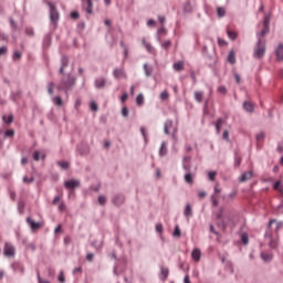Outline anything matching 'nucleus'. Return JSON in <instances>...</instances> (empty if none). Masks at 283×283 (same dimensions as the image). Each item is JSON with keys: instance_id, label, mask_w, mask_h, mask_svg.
<instances>
[{"instance_id": "1", "label": "nucleus", "mask_w": 283, "mask_h": 283, "mask_svg": "<svg viewBox=\"0 0 283 283\" xmlns=\"http://www.w3.org/2000/svg\"><path fill=\"white\" fill-rule=\"evenodd\" d=\"M273 223H275V219H271L269 221L268 230L265 231V239H268L270 248H277L279 245L277 232L282 228L283 223H276V229L274 232L272 230Z\"/></svg>"}, {"instance_id": "2", "label": "nucleus", "mask_w": 283, "mask_h": 283, "mask_svg": "<svg viewBox=\"0 0 283 283\" xmlns=\"http://www.w3.org/2000/svg\"><path fill=\"white\" fill-rule=\"evenodd\" d=\"M258 38L259 41L256 42V46H254V56H256L258 60H262V56H264L266 52V42L265 40H262L260 33Z\"/></svg>"}, {"instance_id": "3", "label": "nucleus", "mask_w": 283, "mask_h": 283, "mask_svg": "<svg viewBox=\"0 0 283 283\" xmlns=\"http://www.w3.org/2000/svg\"><path fill=\"white\" fill-rule=\"evenodd\" d=\"M76 80L75 77H72V75H69L66 80H62V82L57 86V91H64L65 93H69L75 86Z\"/></svg>"}, {"instance_id": "4", "label": "nucleus", "mask_w": 283, "mask_h": 283, "mask_svg": "<svg viewBox=\"0 0 283 283\" xmlns=\"http://www.w3.org/2000/svg\"><path fill=\"white\" fill-rule=\"evenodd\" d=\"M48 6L50 8V19L53 21V23H56L60 19V13L55 7V4L52 3V1H48Z\"/></svg>"}, {"instance_id": "5", "label": "nucleus", "mask_w": 283, "mask_h": 283, "mask_svg": "<svg viewBox=\"0 0 283 283\" xmlns=\"http://www.w3.org/2000/svg\"><path fill=\"white\" fill-rule=\"evenodd\" d=\"M4 256H15V248L12 243L6 242L3 245Z\"/></svg>"}, {"instance_id": "6", "label": "nucleus", "mask_w": 283, "mask_h": 283, "mask_svg": "<svg viewBox=\"0 0 283 283\" xmlns=\"http://www.w3.org/2000/svg\"><path fill=\"white\" fill-rule=\"evenodd\" d=\"M80 181L77 179H71L70 181H65L64 186L67 190H72L74 188H78Z\"/></svg>"}, {"instance_id": "7", "label": "nucleus", "mask_w": 283, "mask_h": 283, "mask_svg": "<svg viewBox=\"0 0 283 283\" xmlns=\"http://www.w3.org/2000/svg\"><path fill=\"white\" fill-rule=\"evenodd\" d=\"M142 43L150 54H157L155 46L150 42H147L146 38H143Z\"/></svg>"}, {"instance_id": "8", "label": "nucleus", "mask_w": 283, "mask_h": 283, "mask_svg": "<svg viewBox=\"0 0 283 283\" xmlns=\"http://www.w3.org/2000/svg\"><path fill=\"white\" fill-rule=\"evenodd\" d=\"M269 30H270V20H269V18H265L263 20V29L260 33V36H265V34H266V32H269Z\"/></svg>"}, {"instance_id": "9", "label": "nucleus", "mask_w": 283, "mask_h": 283, "mask_svg": "<svg viewBox=\"0 0 283 283\" xmlns=\"http://www.w3.org/2000/svg\"><path fill=\"white\" fill-rule=\"evenodd\" d=\"M184 170H186V174L191 170V157H184V164H182Z\"/></svg>"}, {"instance_id": "10", "label": "nucleus", "mask_w": 283, "mask_h": 283, "mask_svg": "<svg viewBox=\"0 0 283 283\" xmlns=\"http://www.w3.org/2000/svg\"><path fill=\"white\" fill-rule=\"evenodd\" d=\"M274 190H279L282 196H283V187H282V184L281 181H276L273 186ZM283 210V201L281 202V205L279 206V211Z\"/></svg>"}, {"instance_id": "11", "label": "nucleus", "mask_w": 283, "mask_h": 283, "mask_svg": "<svg viewBox=\"0 0 283 283\" xmlns=\"http://www.w3.org/2000/svg\"><path fill=\"white\" fill-rule=\"evenodd\" d=\"M113 203H115V206H122L123 203H125L124 195H116L113 199Z\"/></svg>"}, {"instance_id": "12", "label": "nucleus", "mask_w": 283, "mask_h": 283, "mask_svg": "<svg viewBox=\"0 0 283 283\" xmlns=\"http://www.w3.org/2000/svg\"><path fill=\"white\" fill-rule=\"evenodd\" d=\"M191 256L193 261L199 262L202 256L201 250H199V248H196L195 250H192Z\"/></svg>"}, {"instance_id": "13", "label": "nucleus", "mask_w": 283, "mask_h": 283, "mask_svg": "<svg viewBox=\"0 0 283 283\" xmlns=\"http://www.w3.org/2000/svg\"><path fill=\"white\" fill-rule=\"evenodd\" d=\"M193 179H195V175L193 172H191V170H189L188 174L185 175L186 184H189L190 186H192Z\"/></svg>"}, {"instance_id": "14", "label": "nucleus", "mask_w": 283, "mask_h": 283, "mask_svg": "<svg viewBox=\"0 0 283 283\" xmlns=\"http://www.w3.org/2000/svg\"><path fill=\"white\" fill-rule=\"evenodd\" d=\"M253 178V170H249L248 172H243L241 176V181H249Z\"/></svg>"}, {"instance_id": "15", "label": "nucleus", "mask_w": 283, "mask_h": 283, "mask_svg": "<svg viewBox=\"0 0 283 283\" xmlns=\"http://www.w3.org/2000/svg\"><path fill=\"white\" fill-rule=\"evenodd\" d=\"M67 66H69V57H62V65L60 69L61 75L64 74V70L67 69Z\"/></svg>"}, {"instance_id": "16", "label": "nucleus", "mask_w": 283, "mask_h": 283, "mask_svg": "<svg viewBox=\"0 0 283 283\" xmlns=\"http://www.w3.org/2000/svg\"><path fill=\"white\" fill-rule=\"evenodd\" d=\"M193 212H192V208L190 206V203H187L186 208H185V217L187 219H190V217H192Z\"/></svg>"}, {"instance_id": "17", "label": "nucleus", "mask_w": 283, "mask_h": 283, "mask_svg": "<svg viewBox=\"0 0 283 283\" xmlns=\"http://www.w3.org/2000/svg\"><path fill=\"white\" fill-rule=\"evenodd\" d=\"M27 221H28V223H30L32 230H39L42 227L41 223H36L35 221H33L30 218L27 219Z\"/></svg>"}, {"instance_id": "18", "label": "nucleus", "mask_w": 283, "mask_h": 283, "mask_svg": "<svg viewBox=\"0 0 283 283\" xmlns=\"http://www.w3.org/2000/svg\"><path fill=\"white\" fill-rule=\"evenodd\" d=\"M243 108H244L245 111H248V113H253V111H254V104H252L251 102H245V103L243 104Z\"/></svg>"}, {"instance_id": "19", "label": "nucleus", "mask_w": 283, "mask_h": 283, "mask_svg": "<svg viewBox=\"0 0 283 283\" xmlns=\"http://www.w3.org/2000/svg\"><path fill=\"white\" fill-rule=\"evenodd\" d=\"M277 60L283 61V44H279L276 49Z\"/></svg>"}, {"instance_id": "20", "label": "nucleus", "mask_w": 283, "mask_h": 283, "mask_svg": "<svg viewBox=\"0 0 283 283\" xmlns=\"http://www.w3.org/2000/svg\"><path fill=\"white\" fill-rule=\"evenodd\" d=\"M185 69V62H176L174 64V70L177 72L184 71Z\"/></svg>"}, {"instance_id": "21", "label": "nucleus", "mask_w": 283, "mask_h": 283, "mask_svg": "<svg viewBox=\"0 0 283 283\" xmlns=\"http://www.w3.org/2000/svg\"><path fill=\"white\" fill-rule=\"evenodd\" d=\"M203 95H205V93H203L202 91H197V92L195 93V99H196V102L201 103L202 99H203Z\"/></svg>"}, {"instance_id": "22", "label": "nucleus", "mask_w": 283, "mask_h": 283, "mask_svg": "<svg viewBox=\"0 0 283 283\" xmlns=\"http://www.w3.org/2000/svg\"><path fill=\"white\" fill-rule=\"evenodd\" d=\"M106 84V80L104 77H101L99 80H96L95 86L96 88H103Z\"/></svg>"}, {"instance_id": "23", "label": "nucleus", "mask_w": 283, "mask_h": 283, "mask_svg": "<svg viewBox=\"0 0 283 283\" xmlns=\"http://www.w3.org/2000/svg\"><path fill=\"white\" fill-rule=\"evenodd\" d=\"M261 259H263V261H272L273 254L270 252H261Z\"/></svg>"}, {"instance_id": "24", "label": "nucleus", "mask_w": 283, "mask_h": 283, "mask_svg": "<svg viewBox=\"0 0 283 283\" xmlns=\"http://www.w3.org/2000/svg\"><path fill=\"white\" fill-rule=\"evenodd\" d=\"M172 125H174V123L170 119H168L166 122V124H165V133H166V135H169L170 129L172 128Z\"/></svg>"}, {"instance_id": "25", "label": "nucleus", "mask_w": 283, "mask_h": 283, "mask_svg": "<svg viewBox=\"0 0 283 283\" xmlns=\"http://www.w3.org/2000/svg\"><path fill=\"white\" fill-rule=\"evenodd\" d=\"M93 8H94L93 1L86 0V9L85 10H86V12H88V14H92Z\"/></svg>"}, {"instance_id": "26", "label": "nucleus", "mask_w": 283, "mask_h": 283, "mask_svg": "<svg viewBox=\"0 0 283 283\" xmlns=\"http://www.w3.org/2000/svg\"><path fill=\"white\" fill-rule=\"evenodd\" d=\"M228 62H230V64H235L237 57H235V53H233V51H230V53L228 55Z\"/></svg>"}, {"instance_id": "27", "label": "nucleus", "mask_w": 283, "mask_h": 283, "mask_svg": "<svg viewBox=\"0 0 283 283\" xmlns=\"http://www.w3.org/2000/svg\"><path fill=\"white\" fill-rule=\"evenodd\" d=\"M159 155H160V157H165V155H167V144L166 143L161 144Z\"/></svg>"}, {"instance_id": "28", "label": "nucleus", "mask_w": 283, "mask_h": 283, "mask_svg": "<svg viewBox=\"0 0 283 283\" xmlns=\"http://www.w3.org/2000/svg\"><path fill=\"white\" fill-rule=\"evenodd\" d=\"M54 88H55L54 82H50L49 85H48L49 95H54Z\"/></svg>"}, {"instance_id": "29", "label": "nucleus", "mask_w": 283, "mask_h": 283, "mask_svg": "<svg viewBox=\"0 0 283 283\" xmlns=\"http://www.w3.org/2000/svg\"><path fill=\"white\" fill-rule=\"evenodd\" d=\"M53 104L55 106H63L64 102H63L62 97H53Z\"/></svg>"}, {"instance_id": "30", "label": "nucleus", "mask_w": 283, "mask_h": 283, "mask_svg": "<svg viewBox=\"0 0 283 283\" xmlns=\"http://www.w3.org/2000/svg\"><path fill=\"white\" fill-rule=\"evenodd\" d=\"M223 124H224L223 119L221 118L217 119V124H216L217 133H220Z\"/></svg>"}, {"instance_id": "31", "label": "nucleus", "mask_w": 283, "mask_h": 283, "mask_svg": "<svg viewBox=\"0 0 283 283\" xmlns=\"http://www.w3.org/2000/svg\"><path fill=\"white\" fill-rule=\"evenodd\" d=\"M144 72H145L147 77H150V75L153 73V69H150V66H148V64H145L144 65Z\"/></svg>"}, {"instance_id": "32", "label": "nucleus", "mask_w": 283, "mask_h": 283, "mask_svg": "<svg viewBox=\"0 0 283 283\" xmlns=\"http://www.w3.org/2000/svg\"><path fill=\"white\" fill-rule=\"evenodd\" d=\"M22 53L21 51H14L13 55H12V60L14 62H17V60H21Z\"/></svg>"}, {"instance_id": "33", "label": "nucleus", "mask_w": 283, "mask_h": 283, "mask_svg": "<svg viewBox=\"0 0 283 283\" xmlns=\"http://www.w3.org/2000/svg\"><path fill=\"white\" fill-rule=\"evenodd\" d=\"M136 103H137L138 106H143L144 95L142 93L139 95H137Z\"/></svg>"}, {"instance_id": "34", "label": "nucleus", "mask_w": 283, "mask_h": 283, "mask_svg": "<svg viewBox=\"0 0 283 283\" xmlns=\"http://www.w3.org/2000/svg\"><path fill=\"white\" fill-rule=\"evenodd\" d=\"M3 122H6V124H12V122L14 120L13 115H9L8 118L7 116L2 117Z\"/></svg>"}, {"instance_id": "35", "label": "nucleus", "mask_w": 283, "mask_h": 283, "mask_svg": "<svg viewBox=\"0 0 283 283\" xmlns=\"http://www.w3.org/2000/svg\"><path fill=\"white\" fill-rule=\"evenodd\" d=\"M161 275L164 279H168V276H169L168 268H161Z\"/></svg>"}, {"instance_id": "36", "label": "nucleus", "mask_w": 283, "mask_h": 283, "mask_svg": "<svg viewBox=\"0 0 283 283\" xmlns=\"http://www.w3.org/2000/svg\"><path fill=\"white\" fill-rule=\"evenodd\" d=\"M226 9H223V7H218V9H217V14L219 15V17H224V14H226Z\"/></svg>"}, {"instance_id": "37", "label": "nucleus", "mask_w": 283, "mask_h": 283, "mask_svg": "<svg viewBox=\"0 0 283 283\" xmlns=\"http://www.w3.org/2000/svg\"><path fill=\"white\" fill-rule=\"evenodd\" d=\"M170 45H171L170 40H165V42H161V46H163L165 50H169Z\"/></svg>"}, {"instance_id": "38", "label": "nucleus", "mask_w": 283, "mask_h": 283, "mask_svg": "<svg viewBox=\"0 0 283 283\" xmlns=\"http://www.w3.org/2000/svg\"><path fill=\"white\" fill-rule=\"evenodd\" d=\"M228 36L230 39H237L238 33H235V31H230V29L227 30Z\"/></svg>"}, {"instance_id": "39", "label": "nucleus", "mask_w": 283, "mask_h": 283, "mask_svg": "<svg viewBox=\"0 0 283 283\" xmlns=\"http://www.w3.org/2000/svg\"><path fill=\"white\" fill-rule=\"evenodd\" d=\"M123 75H124V73H123V71H120V69H116L114 71V76L115 77L120 78V77H123Z\"/></svg>"}, {"instance_id": "40", "label": "nucleus", "mask_w": 283, "mask_h": 283, "mask_svg": "<svg viewBox=\"0 0 283 283\" xmlns=\"http://www.w3.org/2000/svg\"><path fill=\"white\" fill-rule=\"evenodd\" d=\"M59 166H61V168H63L64 170H67V168H70L69 161H59Z\"/></svg>"}, {"instance_id": "41", "label": "nucleus", "mask_w": 283, "mask_h": 283, "mask_svg": "<svg viewBox=\"0 0 283 283\" xmlns=\"http://www.w3.org/2000/svg\"><path fill=\"white\" fill-rule=\"evenodd\" d=\"M241 241L244 245H248L249 243V235L248 234H241Z\"/></svg>"}, {"instance_id": "42", "label": "nucleus", "mask_w": 283, "mask_h": 283, "mask_svg": "<svg viewBox=\"0 0 283 283\" xmlns=\"http://www.w3.org/2000/svg\"><path fill=\"white\" fill-rule=\"evenodd\" d=\"M59 282L60 283H66V279H65V275H64L63 271H61L60 274H59Z\"/></svg>"}, {"instance_id": "43", "label": "nucleus", "mask_w": 283, "mask_h": 283, "mask_svg": "<svg viewBox=\"0 0 283 283\" xmlns=\"http://www.w3.org/2000/svg\"><path fill=\"white\" fill-rule=\"evenodd\" d=\"M25 34H29V36H33V34H34V29H32V27H27V29H25Z\"/></svg>"}, {"instance_id": "44", "label": "nucleus", "mask_w": 283, "mask_h": 283, "mask_svg": "<svg viewBox=\"0 0 283 283\" xmlns=\"http://www.w3.org/2000/svg\"><path fill=\"white\" fill-rule=\"evenodd\" d=\"M38 282H39V283H51V282L48 281L46 279H42L40 272H38Z\"/></svg>"}, {"instance_id": "45", "label": "nucleus", "mask_w": 283, "mask_h": 283, "mask_svg": "<svg viewBox=\"0 0 283 283\" xmlns=\"http://www.w3.org/2000/svg\"><path fill=\"white\" fill-rule=\"evenodd\" d=\"M9 21H10L11 28H12L13 30H18V24H17L15 20H13V18H10Z\"/></svg>"}, {"instance_id": "46", "label": "nucleus", "mask_w": 283, "mask_h": 283, "mask_svg": "<svg viewBox=\"0 0 283 283\" xmlns=\"http://www.w3.org/2000/svg\"><path fill=\"white\" fill-rule=\"evenodd\" d=\"M211 201H212V206H213L214 208H217V207L219 206V201H218V199H217V197H216L214 195H212Z\"/></svg>"}, {"instance_id": "47", "label": "nucleus", "mask_w": 283, "mask_h": 283, "mask_svg": "<svg viewBox=\"0 0 283 283\" xmlns=\"http://www.w3.org/2000/svg\"><path fill=\"white\" fill-rule=\"evenodd\" d=\"M174 237H181V230H180L179 226L175 227Z\"/></svg>"}, {"instance_id": "48", "label": "nucleus", "mask_w": 283, "mask_h": 283, "mask_svg": "<svg viewBox=\"0 0 283 283\" xmlns=\"http://www.w3.org/2000/svg\"><path fill=\"white\" fill-rule=\"evenodd\" d=\"M223 212H224L223 208H220L219 212H217V219L222 220L223 219Z\"/></svg>"}, {"instance_id": "49", "label": "nucleus", "mask_w": 283, "mask_h": 283, "mask_svg": "<svg viewBox=\"0 0 283 283\" xmlns=\"http://www.w3.org/2000/svg\"><path fill=\"white\" fill-rule=\"evenodd\" d=\"M106 201H107L106 197H104V196L98 197V203L101 206H105Z\"/></svg>"}, {"instance_id": "50", "label": "nucleus", "mask_w": 283, "mask_h": 283, "mask_svg": "<svg viewBox=\"0 0 283 283\" xmlns=\"http://www.w3.org/2000/svg\"><path fill=\"white\" fill-rule=\"evenodd\" d=\"M223 139H224L226 142H230V133H229V130H224V132H223Z\"/></svg>"}, {"instance_id": "51", "label": "nucleus", "mask_w": 283, "mask_h": 283, "mask_svg": "<svg viewBox=\"0 0 283 283\" xmlns=\"http://www.w3.org/2000/svg\"><path fill=\"white\" fill-rule=\"evenodd\" d=\"M33 181H34V178H33V177H31V178H29V177H23V182H24V184H33Z\"/></svg>"}, {"instance_id": "52", "label": "nucleus", "mask_w": 283, "mask_h": 283, "mask_svg": "<svg viewBox=\"0 0 283 283\" xmlns=\"http://www.w3.org/2000/svg\"><path fill=\"white\" fill-rule=\"evenodd\" d=\"M40 158H41V154H40L39 150H36V151L33 154V159H34L35 161H40Z\"/></svg>"}, {"instance_id": "53", "label": "nucleus", "mask_w": 283, "mask_h": 283, "mask_svg": "<svg viewBox=\"0 0 283 283\" xmlns=\"http://www.w3.org/2000/svg\"><path fill=\"white\" fill-rule=\"evenodd\" d=\"M216 177H217V172L216 171L209 172L210 181H216Z\"/></svg>"}, {"instance_id": "54", "label": "nucleus", "mask_w": 283, "mask_h": 283, "mask_svg": "<svg viewBox=\"0 0 283 283\" xmlns=\"http://www.w3.org/2000/svg\"><path fill=\"white\" fill-rule=\"evenodd\" d=\"M168 97H169V93H168L167 91H164V92L161 93V95H160V98H161L163 101L168 99Z\"/></svg>"}, {"instance_id": "55", "label": "nucleus", "mask_w": 283, "mask_h": 283, "mask_svg": "<svg viewBox=\"0 0 283 283\" xmlns=\"http://www.w3.org/2000/svg\"><path fill=\"white\" fill-rule=\"evenodd\" d=\"M264 137H265V134H264V133H259V134L256 135V142H262V140L264 139Z\"/></svg>"}, {"instance_id": "56", "label": "nucleus", "mask_w": 283, "mask_h": 283, "mask_svg": "<svg viewBox=\"0 0 283 283\" xmlns=\"http://www.w3.org/2000/svg\"><path fill=\"white\" fill-rule=\"evenodd\" d=\"M156 231L161 234V232H164V226L161 223H157Z\"/></svg>"}, {"instance_id": "57", "label": "nucleus", "mask_w": 283, "mask_h": 283, "mask_svg": "<svg viewBox=\"0 0 283 283\" xmlns=\"http://www.w3.org/2000/svg\"><path fill=\"white\" fill-rule=\"evenodd\" d=\"M158 34H159V36H163V34H167V31H166L165 27H161V28L158 30Z\"/></svg>"}, {"instance_id": "58", "label": "nucleus", "mask_w": 283, "mask_h": 283, "mask_svg": "<svg viewBox=\"0 0 283 283\" xmlns=\"http://www.w3.org/2000/svg\"><path fill=\"white\" fill-rule=\"evenodd\" d=\"M8 52V46H0V56L1 54H7Z\"/></svg>"}, {"instance_id": "59", "label": "nucleus", "mask_w": 283, "mask_h": 283, "mask_svg": "<svg viewBox=\"0 0 283 283\" xmlns=\"http://www.w3.org/2000/svg\"><path fill=\"white\" fill-rule=\"evenodd\" d=\"M4 135L6 137H13L14 130H6Z\"/></svg>"}, {"instance_id": "60", "label": "nucleus", "mask_w": 283, "mask_h": 283, "mask_svg": "<svg viewBox=\"0 0 283 283\" xmlns=\"http://www.w3.org/2000/svg\"><path fill=\"white\" fill-rule=\"evenodd\" d=\"M91 109L92 111H98V106H97L96 102H92Z\"/></svg>"}, {"instance_id": "61", "label": "nucleus", "mask_w": 283, "mask_h": 283, "mask_svg": "<svg viewBox=\"0 0 283 283\" xmlns=\"http://www.w3.org/2000/svg\"><path fill=\"white\" fill-rule=\"evenodd\" d=\"M122 114H123L124 117H128V115H129L128 108H126V107L123 108Z\"/></svg>"}, {"instance_id": "62", "label": "nucleus", "mask_w": 283, "mask_h": 283, "mask_svg": "<svg viewBox=\"0 0 283 283\" xmlns=\"http://www.w3.org/2000/svg\"><path fill=\"white\" fill-rule=\"evenodd\" d=\"M218 43H219V45H227L226 40H222V38L218 39Z\"/></svg>"}, {"instance_id": "63", "label": "nucleus", "mask_w": 283, "mask_h": 283, "mask_svg": "<svg viewBox=\"0 0 283 283\" xmlns=\"http://www.w3.org/2000/svg\"><path fill=\"white\" fill-rule=\"evenodd\" d=\"M127 99H128V95L127 93H124V95H122V103L127 102Z\"/></svg>"}, {"instance_id": "64", "label": "nucleus", "mask_w": 283, "mask_h": 283, "mask_svg": "<svg viewBox=\"0 0 283 283\" xmlns=\"http://www.w3.org/2000/svg\"><path fill=\"white\" fill-rule=\"evenodd\" d=\"M158 20L160 21V23L164 25L165 21H166V18L165 15H159L158 17Z\"/></svg>"}]
</instances>
